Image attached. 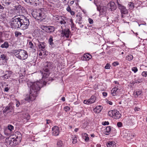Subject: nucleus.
I'll return each mask as SVG.
<instances>
[{"instance_id":"f257e3e1","label":"nucleus","mask_w":147,"mask_h":147,"mask_svg":"<svg viewBox=\"0 0 147 147\" xmlns=\"http://www.w3.org/2000/svg\"><path fill=\"white\" fill-rule=\"evenodd\" d=\"M29 24L28 20L23 15H19L12 19L11 26L13 29L19 28L25 30L28 28Z\"/></svg>"},{"instance_id":"f03ea898","label":"nucleus","mask_w":147,"mask_h":147,"mask_svg":"<svg viewBox=\"0 0 147 147\" xmlns=\"http://www.w3.org/2000/svg\"><path fill=\"white\" fill-rule=\"evenodd\" d=\"M28 87H30V90L29 95H27L25 100L29 102L35 100L38 96L40 88L42 86V83L39 81L34 82H27Z\"/></svg>"},{"instance_id":"7ed1b4c3","label":"nucleus","mask_w":147,"mask_h":147,"mask_svg":"<svg viewBox=\"0 0 147 147\" xmlns=\"http://www.w3.org/2000/svg\"><path fill=\"white\" fill-rule=\"evenodd\" d=\"M12 53L17 58L21 60L26 59L28 57L27 52L23 50H13Z\"/></svg>"},{"instance_id":"20e7f679","label":"nucleus","mask_w":147,"mask_h":147,"mask_svg":"<svg viewBox=\"0 0 147 147\" xmlns=\"http://www.w3.org/2000/svg\"><path fill=\"white\" fill-rule=\"evenodd\" d=\"M33 17L38 20H42L44 19L45 16L43 13L40 10H34L32 13Z\"/></svg>"},{"instance_id":"39448f33","label":"nucleus","mask_w":147,"mask_h":147,"mask_svg":"<svg viewBox=\"0 0 147 147\" xmlns=\"http://www.w3.org/2000/svg\"><path fill=\"white\" fill-rule=\"evenodd\" d=\"M108 115L109 116L117 119H119L121 116V115L119 111L115 110L109 111Z\"/></svg>"},{"instance_id":"423d86ee","label":"nucleus","mask_w":147,"mask_h":147,"mask_svg":"<svg viewBox=\"0 0 147 147\" xmlns=\"http://www.w3.org/2000/svg\"><path fill=\"white\" fill-rule=\"evenodd\" d=\"M49 64L48 63L46 66L42 70L41 72V74L42 76V78H45L47 77L49 75Z\"/></svg>"},{"instance_id":"0eeeda50","label":"nucleus","mask_w":147,"mask_h":147,"mask_svg":"<svg viewBox=\"0 0 147 147\" xmlns=\"http://www.w3.org/2000/svg\"><path fill=\"white\" fill-rule=\"evenodd\" d=\"M41 28L43 30L47 32H54L55 30L54 27L51 26H41Z\"/></svg>"},{"instance_id":"6e6552de","label":"nucleus","mask_w":147,"mask_h":147,"mask_svg":"<svg viewBox=\"0 0 147 147\" xmlns=\"http://www.w3.org/2000/svg\"><path fill=\"white\" fill-rule=\"evenodd\" d=\"M118 7L121 11L122 17L123 18V14H127L128 13L127 10L124 6L119 3H118Z\"/></svg>"},{"instance_id":"1a4fd4ad","label":"nucleus","mask_w":147,"mask_h":147,"mask_svg":"<svg viewBox=\"0 0 147 147\" xmlns=\"http://www.w3.org/2000/svg\"><path fill=\"white\" fill-rule=\"evenodd\" d=\"M52 134L55 136H58L59 134V129L57 126H55L52 128Z\"/></svg>"},{"instance_id":"9d476101","label":"nucleus","mask_w":147,"mask_h":147,"mask_svg":"<svg viewBox=\"0 0 147 147\" xmlns=\"http://www.w3.org/2000/svg\"><path fill=\"white\" fill-rule=\"evenodd\" d=\"M69 30L68 29H66L62 30L61 34L63 37L65 36L67 38H68L69 36Z\"/></svg>"},{"instance_id":"9b49d317","label":"nucleus","mask_w":147,"mask_h":147,"mask_svg":"<svg viewBox=\"0 0 147 147\" xmlns=\"http://www.w3.org/2000/svg\"><path fill=\"white\" fill-rule=\"evenodd\" d=\"M119 91V90L118 89V88L115 87L113 88L111 90V94H112L113 96H115L118 94V93Z\"/></svg>"},{"instance_id":"f8f14e48","label":"nucleus","mask_w":147,"mask_h":147,"mask_svg":"<svg viewBox=\"0 0 147 147\" xmlns=\"http://www.w3.org/2000/svg\"><path fill=\"white\" fill-rule=\"evenodd\" d=\"M109 7L111 9V11L115 10L116 9V6L113 2H111L108 4Z\"/></svg>"},{"instance_id":"ddd939ff","label":"nucleus","mask_w":147,"mask_h":147,"mask_svg":"<svg viewBox=\"0 0 147 147\" xmlns=\"http://www.w3.org/2000/svg\"><path fill=\"white\" fill-rule=\"evenodd\" d=\"M12 0H1V2L3 5L8 6L10 4Z\"/></svg>"},{"instance_id":"4468645a","label":"nucleus","mask_w":147,"mask_h":147,"mask_svg":"<svg viewBox=\"0 0 147 147\" xmlns=\"http://www.w3.org/2000/svg\"><path fill=\"white\" fill-rule=\"evenodd\" d=\"M12 110V107L11 106L9 105L6 107L3 111V113H5L7 112H11Z\"/></svg>"},{"instance_id":"2eb2a0df","label":"nucleus","mask_w":147,"mask_h":147,"mask_svg":"<svg viewBox=\"0 0 147 147\" xmlns=\"http://www.w3.org/2000/svg\"><path fill=\"white\" fill-rule=\"evenodd\" d=\"M92 56L89 53H86L82 57L83 60L88 61L92 58Z\"/></svg>"},{"instance_id":"dca6fc26","label":"nucleus","mask_w":147,"mask_h":147,"mask_svg":"<svg viewBox=\"0 0 147 147\" xmlns=\"http://www.w3.org/2000/svg\"><path fill=\"white\" fill-rule=\"evenodd\" d=\"M21 138L20 137L19 138L18 136H17L16 139L14 138H12V140H11V143L12 142H13V144L15 145L17 144V143L16 142V141L20 142L21 141Z\"/></svg>"},{"instance_id":"f3484780","label":"nucleus","mask_w":147,"mask_h":147,"mask_svg":"<svg viewBox=\"0 0 147 147\" xmlns=\"http://www.w3.org/2000/svg\"><path fill=\"white\" fill-rule=\"evenodd\" d=\"M102 108V106L100 105L97 106L94 109V111L96 113H99L101 111Z\"/></svg>"},{"instance_id":"a211bd4d","label":"nucleus","mask_w":147,"mask_h":147,"mask_svg":"<svg viewBox=\"0 0 147 147\" xmlns=\"http://www.w3.org/2000/svg\"><path fill=\"white\" fill-rule=\"evenodd\" d=\"M25 1L28 3H29L31 5H36L37 2L38 0H25Z\"/></svg>"},{"instance_id":"6ab92c4d","label":"nucleus","mask_w":147,"mask_h":147,"mask_svg":"<svg viewBox=\"0 0 147 147\" xmlns=\"http://www.w3.org/2000/svg\"><path fill=\"white\" fill-rule=\"evenodd\" d=\"M39 48L41 50L44 49L45 47V43L44 42H39L38 44Z\"/></svg>"},{"instance_id":"aec40b11","label":"nucleus","mask_w":147,"mask_h":147,"mask_svg":"<svg viewBox=\"0 0 147 147\" xmlns=\"http://www.w3.org/2000/svg\"><path fill=\"white\" fill-rule=\"evenodd\" d=\"M76 17H77L76 19V22L78 23L79 24H81L82 22H81L82 20V17L81 16V15H76Z\"/></svg>"},{"instance_id":"412c9836","label":"nucleus","mask_w":147,"mask_h":147,"mask_svg":"<svg viewBox=\"0 0 147 147\" xmlns=\"http://www.w3.org/2000/svg\"><path fill=\"white\" fill-rule=\"evenodd\" d=\"M83 138L84 139L86 142L88 141L89 140V138L88 134L86 133H83L82 134Z\"/></svg>"},{"instance_id":"4be33fe9","label":"nucleus","mask_w":147,"mask_h":147,"mask_svg":"<svg viewBox=\"0 0 147 147\" xmlns=\"http://www.w3.org/2000/svg\"><path fill=\"white\" fill-rule=\"evenodd\" d=\"M115 143L114 142H110L107 143V146L108 147H113L115 146Z\"/></svg>"},{"instance_id":"5701e85b","label":"nucleus","mask_w":147,"mask_h":147,"mask_svg":"<svg viewBox=\"0 0 147 147\" xmlns=\"http://www.w3.org/2000/svg\"><path fill=\"white\" fill-rule=\"evenodd\" d=\"M96 100V97L94 96H92L91 98L88 99L90 103L91 104L94 102Z\"/></svg>"},{"instance_id":"b1692460","label":"nucleus","mask_w":147,"mask_h":147,"mask_svg":"<svg viewBox=\"0 0 147 147\" xmlns=\"http://www.w3.org/2000/svg\"><path fill=\"white\" fill-rule=\"evenodd\" d=\"M7 73L5 74L4 75L3 77L4 79L6 80L9 77H10L11 76V74H9L8 72H7Z\"/></svg>"},{"instance_id":"393cba45","label":"nucleus","mask_w":147,"mask_h":147,"mask_svg":"<svg viewBox=\"0 0 147 147\" xmlns=\"http://www.w3.org/2000/svg\"><path fill=\"white\" fill-rule=\"evenodd\" d=\"M8 47L9 45L7 42H5L4 44L1 45V47L2 48H7Z\"/></svg>"},{"instance_id":"a878e982","label":"nucleus","mask_w":147,"mask_h":147,"mask_svg":"<svg viewBox=\"0 0 147 147\" xmlns=\"http://www.w3.org/2000/svg\"><path fill=\"white\" fill-rule=\"evenodd\" d=\"M53 37L52 36H50V38L49 40V42L51 46L53 45Z\"/></svg>"},{"instance_id":"bb28decb","label":"nucleus","mask_w":147,"mask_h":147,"mask_svg":"<svg viewBox=\"0 0 147 147\" xmlns=\"http://www.w3.org/2000/svg\"><path fill=\"white\" fill-rule=\"evenodd\" d=\"M22 6L19 5L16 8V9L17 11V12L19 13H21V12H22V10L21 9Z\"/></svg>"},{"instance_id":"cd10ccee","label":"nucleus","mask_w":147,"mask_h":147,"mask_svg":"<svg viewBox=\"0 0 147 147\" xmlns=\"http://www.w3.org/2000/svg\"><path fill=\"white\" fill-rule=\"evenodd\" d=\"M129 9H132L134 7V4L132 2H129L128 4V5Z\"/></svg>"},{"instance_id":"c85d7f7f","label":"nucleus","mask_w":147,"mask_h":147,"mask_svg":"<svg viewBox=\"0 0 147 147\" xmlns=\"http://www.w3.org/2000/svg\"><path fill=\"white\" fill-rule=\"evenodd\" d=\"M0 58L2 60H6L7 59L6 55L5 54H3L1 55Z\"/></svg>"},{"instance_id":"c756f323","label":"nucleus","mask_w":147,"mask_h":147,"mask_svg":"<svg viewBox=\"0 0 147 147\" xmlns=\"http://www.w3.org/2000/svg\"><path fill=\"white\" fill-rule=\"evenodd\" d=\"M111 127L110 126H108L106 128V134L108 135L109 132L111 131Z\"/></svg>"},{"instance_id":"7c9ffc66","label":"nucleus","mask_w":147,"mask_h":147,"mask_svg":"<svg viewBox=\"0 0 147 147\" xmlns=\"http://www.w3.org/2000/svg\"><path fill=\"white\" fill-rule=\"evenodd\" d=\"M57 144L58 147H62L63 145V142L61 141H58Z\"/></svg>"},{"instance_id":"2f4dec72","label":"nucleus","mask_w":147,"mask_h":147,"mask_svg":"<svg viewBox=\"0 0 147 147\" xmlns=\"http://www.w3.org/2000/svg\"><path fill=\"white\" fill-rule=\"evenodd\" d=\"M133 58V56L132 55H128L126 57V59L129 61H131Z\"/></svg>"},{"instance_id":"473e14b6","label":"nucleus","mask_w":147,"mask_h":147,"mask_svg":"<svg viewBox=\"0 0 147 147\" xmlns=\"http://www.w3.org/2000/svg\"><path fill=\"white\" fill-rule=\"evenodd\" d=\"M8 129L10 131H12L14 129V127L11 125H9L7 126Z\"/></svg>"},{"instance_id":"72a5a7b5","label":"nucleus","mask_w":147,"mask_h":147,"mask_svg":"<svg viewBox=\"0 0 147 147\" xmlns=\"http://www.w3.org/2000/svg\"><path fill=\"white\" fill-rule=\"evenodd\" d=\"M130 134H126L124 135V136H123V137L125 138L126 139L128 140V139H130Z\"/></svg>"},{"instance_id":"f704fd0d","label":"nucleus","mask_w":147,"mask_h":147,"mask_svg":"<svg viewBox=\"0 0 147 147\" xmlns=\"http://www.w3.org/2000/svg\"><path fill=\"white\" fill-rule=\"evenodd\" d=\"M73 140V144H75L77 143V140L76 139V138L74 137L72 138Z\"/></svg>"},{"instance_id":"c9c22d12","label":"nucleus","mask_w":147,"mask_h":147,"mask_svg":"<svg viewBox=\"0 0 147 147\" xmlns=\"http://www.w3.org/2000/svg\"><path fill=\"white\" fill-rule=\"evenodd\" d=\"M110 64L109 63H107L105 66V68L106 69H110Z\"/></svg>"},{"instance_id":"e433bc0d","label":"nucleus","mask_w":147,"mask_h":147,"mask_svg":"<svg viewBox=\"0 0 147 147\" xmlns=\"http://www.w3.org/2000/svg\"><path fill=\"white\" fill-rule=\"evenodd\" d=\"M64 109L65 111L67 112L70 109V108L68 106H66L64 108Z\"/></svg>"},{"instance_id":"4c0bfd02","label":"nucleus","mask_w":147,"mask_h":147,"mask_svg":"<svg viewBox=\"0 0 147 147\" xmlns=\"http://www.w3.org/2000/svg\"><path fill=\"white\" fill-rule=\"evenodd\" d=\"M132 70L134 71V73H135L137 71L138 69L136 67H134L132 68Z\"/></svg>"},{"instance_id":"58836bf2","label":"nucleus","mask_w":147,"mask_h":147,"mask_svg":"<svg viewBox=\"0 0 147 147\" xmlns=\"http://www.w3.org/2000/svg\"><path fill=\"white\" fill-rule=\"evenodd\" d=\"M60 23L61 24H64L66 23V22L64 19H63L62 18V20L60 21Z\"/></svg>"},{"instance_id":"ea45409f","label":"nucleus","mask_w":147,"mask_h":147,"mask_svg":"<svg viewBox=\"0 0 147 147\" xmlns=\"http://www.w3.org/2000/svg\"><path fill=\"white\" fill-rule=\"evenodd\" d=\"M117 125L119 127H121L122 125V123L120 122H118L117 123Z\"/></svg>"},{"instance_id":"a19ab883","label":"nucleus","mask_w":147,"mask_h":147,"mask_svg":"<svg viewBox=\"0 0 147 147\" xmlns=\"http://www.w3.org/2000/svg\"><path fill=\"white\" fill-rule=\"evenodd\" d=\"M142 75L144 77H146L147 76V71H143L142 73Z\"/></svg>"},{"instance_id":"79ce46f5","label":"nucleus","mask_w":147,"mask_h":147,"mask_svg":"<svg viewBox=\"0 0 147 147\" xmlns=\"http://www.w3.org/2000/svg\"><path fill=\"white\" fill-rule=\"evenodd\" d=\"M21 34V33L20 32H15V35L17 37L19 35H20Z\"/></svg>"},{"instance_id":"37998d69","label":"nucleus","mask_w":147,"mask_h":147,"mask_svg":"<svg viewBox=\"0 0 147 147\" xmlns=\"http://www.w3.org/2000/svg\"><path fill=\"white\" fill-rule=\"evenodd\" d=\"M84 103L85 104H86L88 105L90 104L89 101L88 100H84Z\"/></svg>"},{"instance_id":"c03bdc74","label":"nucleus","mask_w":147,"mask_h":147,"mask_svg":"<svg viewBox=\"0 0 147 147\" xmlns=\"http://www.w3.org/2000/svg\"><path fill=\"white\" fill-rule=\"evenodd\" d=\"M89 22L90 24H92L93 23V20L91 18H89L88 19Z\"/></svg>"},{"instance_id":"a18cd8bd","label":"nucleus","mask_w":147,"mask_h":147,"mask_svg":"<svg viewBox=\"0 0 147 147\" xmlns=\"http://www.w3.org/2000/svg\"><path fill=\"white\" fill-rule=\"evenodd\" d=\"M29 45H30V47L31 48H32L33 47V43L32 42H29Z\"/></svg>"},{"instance_id":"49530a36","label":"nucleus","mask_w":147,"mask_h":147,"mask_svg":"<svg viewBox=\"0 0 147 147\" xmlns=\"http://www.w3.org/2000/svg\"><path fill=\"white\" fill-rule=\"evenodd\" d=\"M74 1V0H69L68 2L69 3L71 4H73Z\"/></svg>"},{"instance_id":"de8ad7c7","label":"nucleus","mask_w":147,"mask_h":147,"mask_svg":"<svg viewBox=\"0 0 147 147\" xmlns=\"http://www.w3.org/2000/svg\"><path fill=\"white\" fill-rule=\"evenodd\" d=\"M66 10L67 11L69 12L71 10V8L69 6H68Z\"/></svg>"},{"instance_id":"09e8293b","label":"nucleus","mask_w":147,"mask_h":147,"mask_svg":"<svg viewBox=\"0 0 147 147\" xmlns=\"http://www.w3.org/2000/svg\"><path fill=\"white\" fill-rule=\"evenodd\" d=\"M97 10H98V11H100V13H101V12L102 10V9H100V7H99V6H97Z\"/></svg>"},{"instance_id":"8fccbe9b","label":"nucleus","mask_w":147,"mask_h":147,"mask_svg":"<svg viewBox=\"0 0 147 147\" xmlns=\"http://www.w3.org/2000/svg\"><path fill=\"white\" fill-rule=\"evenodd\" d=\"M113 64L114 66H116L119 64V63L117 62H115L113 63Z\"/></svg>"},{"instance_id":"3c124183","label":"nucleus","mask_w":147,"mask_h":147,"mask_svg":"<svg viewBox=\"0 0 147 147\" xmlns=\"http://www.w3.org/2000/svg\"><path fill=\"white\" fill-rule=\"evenodd\" d=\"M9 89V88H8V87H5L4 88V91L7 92Z\"/></svg>"},{"instance_id":"603ef678","label":"nucleus","mask_w":147,"mask_h":147,"mask_svg":"<svg viewBox=\"0 0 147 147\" xmlns=\"http://www.w3.org/2000/svg\"><path fill=\"white\" fill-rule=\"evenodd\" d=\"M103 124L104 125H108L109 124V123L108 121H105L104 122Z\"/></svg>"},{"instance_id":"864d4df0","label":"nucleus","mask_w":147,"mask_h":147,"mask_svg":"<svg viewBox=\"0 0 147 147\" xmlns=\"http://www.w3.org/2000/svg\"><path fill=\"white\" fill-rule=\"evenodd\" d=\"M46 120L47 121L46 123L47 124H48L51 122V121L50 120L46 119Z\"/></svg>"},{"instance_id":"5fc2aeb1","label":"nucleus","mask_w":147,"mask_h":147,"mask_svg":"<svg viewBox=\"0 0 147 147\" xmlns=\"http://www.w3.org/2000/svg\"><path fill=\"white\" fill-rule=\"evenodd\" d=\"M102 95L104 96H106L107 95V93L106 92H103L102 93Z\"/></svg>"},{"instance_id":"6e6d98bb","label":"nucleus","mask_w":147,"mask_h":147,"mask_svg":"<svg viewBox=\"0 0 147 147\" xmlns=\"http://www.w3.org/2000/svg\"><path fill=\"white\" fill-rule=\"evenodd\" d=\"M107 103L110 105H112V102L108 100L107 101Z\"/></svg>"},{"instance_id":"4d7b16f0","label":"nucleus","mask_w":147,"mask_h":147,"mask_svg":"<svg viewBox=\"0 0 147 147\" xmlns=\"http://www.w3.org/2000/svg\"><path fill=\"white\" fill-rule=\"evenodd\" d=\"M70 14L71 15H72V16L74 15L75 14V12L74 11H72V12H71Z\"/></svg>"},{"instance_id":"13d9d810","label":"nucleus","mask_w":147,"mask_h":147,"mask_svg":"<svg viewBox=\"0 0 147 147\" xmlns=\"http://www.w3.org/2000/svg\"><path fill=\"white\" fill-rule=\"evenodd\" d=\"M4 7L2 6L1 4H0V9H3Z\"/></svg>"},{"instance_id":"bf43d9fd","label":"nucleus","mask_w":147,"mask_h":147,"mask_svg":"<svg viewBox=\"0 0 147 147\" xmlns=\"http://www.w3.org/2000/svg\"><path fill=\"white\" fill-rule=\"evenodd\" d=\"M20 102H17L16 104V106L17 107H19V106L20 105Z\"/></svg>"},{"instance_id":"052dcab7","label":"nucleus","mask_w":147,"mask_h":147,"mask_svg":"<svg viewBox=\"0 0 147 147\" xmlns=\"http://www.w3.org/2000/svg\"><path fill=\"white\" fill-rule=\"evenodd\" d=\"M61 99V100H62V101H65V97H62Z\"/></svg>"},{"instance_id":"680f3d73","label":"nucleus","mask_w":147,"mask_h":147,"mask_svg":"<svg viewBox=\"0 0 147 147\" xmlns=\"http://www.w3.org/2000/svg\"><path fill=\"white\" fill-rule=\"evenodd\" d=\"M78 129H79L78 128H75V130H74V131L75 132H77L78 131Z\"/></svg>"},{"instance_id":"e2e57ef3","label":"nucleus","mask_w":147,"mask_h":147,"mask_svg":"<svg viewBox=\"0 0 147 147\" xmlns=\"http://www.w3.org/2000/svg\"><path fill=\"white\" fill-rule=\"evenodd\" d=\"M23 82V80H20V79L19 80V82L20 83H22Z\"/></svg>"},{"instance_id":"0e129e2a","label":"nucleus","mask_w":147,"mask_h":147,"mask_svg":"<svg viewBox=\"0 0 147 147\" xmlns=\"http://www.w3.org/2000/svg\"><path fill=\"white\" fill-rule=\"evenodd\" d=\"M70 22H71V23L72 24H74L73 23V20L72 19L70 20Z\"/></svg>"},{"instance_id":"69168bd1","label":"nucleus","mask_w":147,"mask_h":147,"mask_svg":"<svg viewBox=\"0 0 147 147\" xmlns=\"http://www.w3.org/2000/svg\"><path fill=\"white\" fill-rule=\"evenodd\" d=\"M135 111H138V109H137V108L136 107V108H135Z\"/></svg>"},{"instance_id":"338daca9","label":"nucleus","mask_w":147,"mask_h":147,"mask_svg":"<svg viewBox=\"0 0 147 147\" xmlns=\"http://www.w3.org/2000/svg\"><path fill=\"white\" fill-rule=\"evenodd\" d=\"M91 137H94V134H91Z\"/></svg>"},{"instance_id":"774afa93","label":"nucleus","mask_w":147,"mask_h":147,"mask_svg":"<svg viewBox=\"0 0 147 147\" xmlns=\"http://www.w3.org/2000/svg\"><path fill=\"white\" fill-rule=\"evenodd\" d=\"M142 92L141 91H140V92H139L138 91V94H141V93H142Z\"/></svg>"}]
</instances>
